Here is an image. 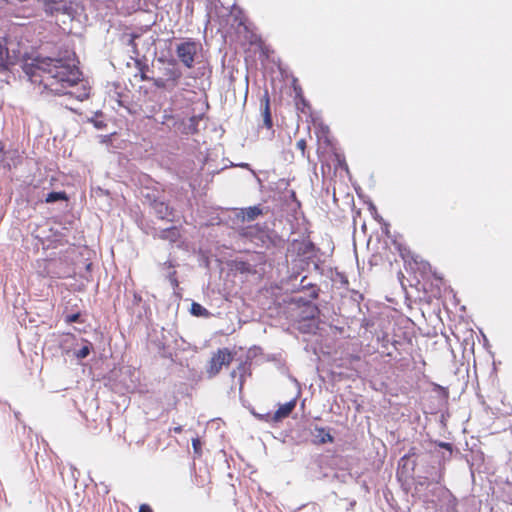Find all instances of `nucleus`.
Segmentation results:
<instances>
[{
	"label": "nucleus",
	"mask_w": 512,
	"mask_h": 512,
	"mask_svg": "<svg viewBox=\"0 0 512 512\" xmlns=\"http://www.w3.org/2000/svg\"><path fill=\"white\" fill-rule=\"evenodd\" d=\"M25 74L32 83L43 85L44 89L54 94H70L68 88L80 80L81 73L71 57L54 59L37 56L25 60Z\"/></svg>",
	"instance_id": "obj_1"
},
{
	"label": "nucleus",
	"mask_w": 512,
	"mask_h": 512,
	"mask_svg": "<svg viewBox=\"0 0 512 512\" xmlns=\"http://www.w3.org/2000/svg\"><path fill=\"white\" fill-rule=\"evenodd\" d=\"M233 359L231 352L224 348L220 349L213 355L207 368V373L210 377L217 375L222 367L228 366Z\"/></svg>",
	"instance_id": "obj_2"
},
{
	"label": "nucleus",
	"mask_w": 512,
	"mask_h": 512,
	"mask_svg": "<svg viewBox=\"0 0 512 512\" xmlns=\"http://www.w3.org/2000/svg\"><path fill=\"white\" fill-rule=\"evenodd\" d=\"M176 53L180 61L187 67L192 68L194 57L197 53V44L193 41H186L177 46Z\"/></svg>",
	"instance_id": "obj_3"
},
{
	"label": "nucleus",
	"mask_w": 512,
	"mask_h": 512,
	"mask_svg": "<svg viewBox=\"0 0 512 512\" xmlns=\"http://www.w3.org/2000/svg\"><path fill=\"white\" fill-rule=\"evenodd\" d=\"M38 3L48 14L64 12L67 9V3L64 0H38Z\"/></svg>",
	"instance_id": "obj_4"
},
{
	"label": "nucleus",
	"mask_w": 512,
	"mask_h": 512,
	"mask_svg": "<svg viewBox=\"0 0 512 512\" xmlns=\"http://www.w3.org/2000/svg\"><path fill=\"white\" fill-rule=\"evenodd\" d=\"M295 405H296V401L295 400H291V401L281 405L279 407V409L275 412L274 418L276 420H280L282 418L287 417L292 412V410L294 409Z\"/></svg>",
	"instance_id": "obj_5"
},
{
	"label": "nucleus",
	"mask_w": 512,
	"mask_h": 512,
	"mask_svg": "<svg viewBox=\"0 0 512 512\" xmlns=\"http://www.w3.org/2000/svg\"><path fill=\"white\" fill-rule=\"evenodd\" d=\"M153 207H154L156 214L161 219H167L171 215V211H170L168 205L165 204L164 202L156 201L154 203Z\"/></svg>",
	"instance_id": "obj_6"
},
{
	"label": "nucleus",
	"mask_w": 512,
	"mask_h": 512,
	"mask_svg": "<svg viewBox=\"0 0 512 512\" xmlns=\"http://www.w3.org/2000/svg\"><path fill=\"white\" fill-rule=\"evenodd\" d=\"M11 61L6 48L0 46V74L8 70Z\"/></svg>",
	"instance_id": "obj_7"
},
{
	"label": "nucleus",
	"mask_w": 512,
	"mask_h": 512,
	"mask_svg": "<svg viewBox=\"0 0 512 512\" xmlns=\"http://www.w3.org/2000/svg\"><path fill=\"white\" fill-rule=\"evenodd\" d=\"M260 214L261 210L258 207H249L243 211V218L248 221H251L254 220Z\"/></svg>",
	"instance_id": "obj_8"
},
{
	"label": "nucleus",
	"mask_w": 512,
	"mask_h": 512,
	"mask_svg": "<svg viewBox=\"0 0 512 512\" xmlns=\"http://www.w3.org/2000/svg\"><path fill=\"white\" fill-rule=\"evenodd\" d=\"M190 311L194 316L207 317L209 315L208 310L196 302L192 303Z\"/></svg>",
	"instance_id": "obj_9"
},
{
	"label": "nucleus",
	"mask_w": 512,
	"mask_h": 512,
	"mask_svg": "<svg viewBox=\"0 0 512 512\" xmlns=\"http://www.w3.org/2000/svg\"><path fill=\"white\" fill-rule=\"evenodd\" d=\"M66 199V195L65 193L63 192H51L49 193L47 196H46V202L47 203H52V202H56V201H59V200H65Z\"/></svg>",
	"instance_id": "obj_10"
},
{
	"label": "nucleus",
	"mask_w": 512,
	"mask_h": 512,
	"mask_svg": "<svg viewBox=\"0 0 512 512\" xmlns=\"http://www.w3.org/2000/svg\"><path fill=\"white\" fill-rule=\"evenodd\" d=\"M90 353V346L89 345H85L83 346L81 349H79L75 355L78 359H84L86 358Z\"/></svg>",
	"instance_id": "obj_11"
},
{
	"label": "nucleus",
	"mask_w": 512,
	"mask_h": 512,
	"mask_svg": "<svg viewBox=\"0 0 512 512\" xmlns=\"http://www.w3.org/2000/svg\"><path fill=\"white\" fill-rule=\"evenodd\" d=\"M319 436L321 437L320 440L322 443L333 441V437L330 435V433L326 432L324 429L319 430Z\"/></svg>",
	"instance_id": "obj_12"
},
{
	"label": "nucleus",
	"mask_w": 512,
	"mask_h": 512,
	"mask_svg": "<svg viewBox=\"0 0 512 512\" xmlns=\"http://www.w3.org/2000/svg\"><path fill=\"white\" fill-rule=\"evenodd\" d=\"M192 445H193V449H194V452L196 454H200V449H201V442L198 438H195L192 440Z\"/></svg>",
	"instance_id": "obj_13"
},
{
	"label": "nucleus",
	"mask_w": 512,
	"mask_h": 512,
	"mask_svg": "<svg viewBox=\"0 0 512 512\" xmlns=\"http://www.w3.org/2000/svg\"><path fill=\"white\" fill-rule=\"evenodd\" d=\"M79 317H80V315L78 313L70 314V315L66 316L65 321L67 323H74V322L78 321Z\"/></svg>",
	"instance_id": "obj_14"
},
{
	"label": "nucleus",
	"mask_w": 512,
	"mask_h": 512,
	"mask_svg": "<svg viewBox=\"0 0 512 512\" xmlns=\"http://www.w3.org/2000/svg\"><path fill=\"white\" fill-rule=\"evenodd\" d=\"M139 512H153L147 504H142L139 508Z\"/></svg>",
	"instance_id": "obj_15"
},
{
	"label": "nucleus",
	"mask_w": 512,
	"mask_h": 512,
	"mask_svg": "<svg viewBox=\"0 0 512 512\" xmlns=\"http://www.w3.org/2000/svg\"><path fill=\"white\" fill-rule=\"evenodd\" d=\"M87 97H88V92L86 90L83 93H81L80 95H77V98L80 100H84Z\"/></svg>",
	"instance_id": "obj_16"
},
{
	"label": "nucleus",
	"mask_w": 512,
	"mask_h": 512,
	"mask_svg": "<svg viewBox=\"0 0 512 512\" xmlns=\"http://www.w3.org/2000/svg\"><path fill=\"white\" fill-rule=\"evenodd\" d=\"M297 146L299 149H301L302 151H304V148H305V141L304 140H300L297 142Z\"/></svg>",
	"instance_id": "obj_17"
},
{
	"label": "nucleus",
	"mask_w": 512,
	"mask_h": 512,
	"mask_svg": "<svg viewBox=\"0 0 512 512\" xmlns=\"http://www.w3.org/2000/svg\"><path fill=\"white\" fill-rule=\"evenodd\" d=\"M173 431H174L175 433H180V432L182 431V426L174 427V428H173Z\"/></svg>",
	"instance_id": "obj_18"
},
{
	"label": "nucleus",
	"mask_w": 512,
	"mask_h": 512,
	"mask_svg": "<svg viewBox=\"0 0 512 512\" xmlns=\"http://www.w3.org/2000/svg\"><path fill=\"white\" fill-rule=\"evenodd\" d=\"M265 121H266V124H268V125L270 124V118H269V115H268V114L266 115V119H265Z\"/></svg>",
	"instance_id": "obj_19"
},
{
	"label": "nucleus",
	"mask_w": 512,
	"mask_h": 512,
	"mask_svg": "<svg viewBox=\"0 0 512 512\" xmlns=\"http://www.w3.org/2000/svg\"><path fill=\"white\" fill-rule=\"evenodd\" d=\"M95 126L100 128L101 127V122L95 121Z\"/></svg>",
	"instance_id": "obj_20"
},
{
	"label": "nucleus",
	"mask_w": 512,
	"mask_h": 512,
	"mask_svg": "<svg viewBox=\"0 0 512 512\" xmlns=\"http://www.w3.org/2000/svg\"><path fill=\"white\" fill-rule=\"evenodd\" d=\"M171 233H172L173 235H175V234H176V230H175V229H173V230L171 231Z\"/></svg>",
	"instance_id": "obj_21"
}]
</instances>
